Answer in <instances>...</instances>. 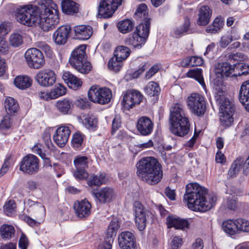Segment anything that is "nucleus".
Returning <instances> with one entry per match:
<instances>
[{"mask_svg": "<svg viewBox=\"0 0 249 249\" xmlns=\"http://www.w3.org/2000/svg\"><path fill=\"white\" fill-rule=\"evenodd\" d=\"M16 17L18 21L27 26L39 23L45 32L54 29L59 21L57 5L52 0H42L40 7L25 6L19 9Z\"/></svg>", "mask_w": 249, "mask_h": 249, "instance_id": "f257e3e1", "label": "nucleus"}, {"mask_svg": "<svg viewBox=\"0 0 249 249\" xmlns=\"http://www.w3.org/2000/svg\"><path fill=\"white\" fill-rule=\"evenodd\" d=\"M183 200L188 208L194 211L206 212L215 204L217 198L213 194H208L207 190L197 183H191L186 186Z\"/></svg>", "mask_w": 249, "mask_h": 249, "instance_id": "f03ea898", "label": "nucleus"}, {"mask_svg": "<svg viewBox=\"0 0 249 249\" xmlns=\"http://www.w3.org/2000/svg\"><path fill=\"white\" fill-rule=\"evenodd\" d=\"M138 176L150 185H156L163 177L161 164L153 157L143 158L137 164Z\"/></svg>", "mask_w": 249, "mask_h": 249, "instance_id": "7ed1b4c3", "label": "nucleus"}, {"mask_svg": "<svg viewBox=\"0 0 249 249\" xmlns=\"http://www.w3.org/2000/svg\"><path fill=\"white\" fill-rule=\"evenodd\" d=\"M169 121V129L173 134L178 137L188 134L190 124L182 105L176 104L170 108Z\"/></svg>", "mask_w": 249, "mask_h": 249, "instance_id": "20e7f679", "label": "nucleus"}, {"mask_svg": "<svg viewBox=\"0 0 249 249\" xmlns=\"http://www.w3.org/2000/svg\"><path fill=\"white\" fill-rule=\"evenodd\" d=\"M214 72L216 78L246 76L249 73V65L244 63H238L233 66L228 63H218L215 66Z\"/></svg>", "mask_w": 249, "mask_h": 249, "instance_id": "39448f33", "label": "nucleus"}, {"mask_svg": "<svg viewBox=\"0 0 249 249\" xmlns=\"http://www.w3.org/2000/svg\"><path fill=\"white\" fill-rule=\"evenodd\" d=\"M86 45H80L72 52L69 62L72 67L83 74L89 73L91 69L90 63L87 59Z\"/></svg>", "mask_w": 249, "mask_h": 249, "instance_id": "423d86ee", "label": "nucleus"}, {"mask_svg": "<svg viewBox=\"0 0 249 249\" xmlns=\"http://www.w3.org/2000/svg\"><path fill=\"white\" fill-rule=\"evenodd\" d=\"M111 90L108 88H100L97 85H93L88 92V99L92 102L100 105H105L110 102L112 98Z\"/></svg>", "mask_w": 249, "mask_h": 249, "instance_id": "0eeeda50", "label": "nucleus"}, {"mask_svg": "<svg viewBox=\"0 0 249 249\" xmlns=\"http://www.w3.org/2000/svg\"><path fill=\"white\" fill-rule=\"evenodd\" d=\"M133 209L136 226L139 231H142L145 230L147 221L152 217V214L139 201L134 202Z\"/></svg>", "mask_w": 249, "mask_h": 249, "instance_id": "6e6552de", "label": "nucleus"}, {"mask_svg": "<svg viewBox=\"0 0 249 249\" xmlns=\"http://www.w3.org/2000/svg\"><path fill=\"white\" fill-rule=\"evenodd\" d=\"M187 106L191 111L197 116L204 114L206 110L204 98L198 93H193L188 97Z\"/></svg>", "mask_w": 249, "mask_h": 249, "instance_id": "1a4fd4ad", "label": "nucleus"}, {"mask_svg": "<svg viewBox=\"0 0 249 249\" xmlns=\"http://www.w3.org/2000/svg\"><path fill=\"white\" fill-rule=\"evenodd\" d=\"M24 57L30 68L39 69L45 64L43 53L39 49L35 48L28 49L25 52Z\"/></svg>", "mask_w": 249, "mask_h": 249, "instance_id": "9d476101", "label": "nucleus"}, {"mask_svg": "<svg viewBox=\"0 0 249 249\" xmlns=\"http://www.w3.org/2000/svg\"><path fill=\"white\" fill-rule=\"evenodd\" d=\"M123 0H101L98 7V14L101 18H109L112 16Z\"/></svg>", "mask_w": 249, "mask_h": 249, "instance_id": "9b49d317", "label": "nucleus"}, {"mask_svg": "<svg viewBox=\"0 0 249 249\" xmlns=\"http://www.w3.org/2000/svg\"><path fill=\"white\" fill-rule=\"evenodd\" d=\"M39 169V160L33 154H28L24 157L20 163L19 170L28 175L37 173Z\"/></svg>", "mask_w": 249, "mask_h": 249, "instance_id": "f8f14e48", "label": "nucleus"}, {"mask_svg": "<svg viewBox=\"0 0 249 249\" xmlns=\"http://www.w3.org/2000/svg\"><path fill=\"white\" fill-rule=\"evenodd\" d=\"M75 170L73 173L74 177L79 180L85 179L88 177L86 169L88 167L89 160L86 156L77 155L73 160Z\"/></svg>", "mask_w": 249, "mask_h": 249, "instance_id": "ddd939ff", "label": "nucleus"}, {"mask_svg": "<svg viewBox=\"0 0 249 249\" xmlns=\"http://www.w3.org/2000/svg\"><path fill=\"white\" fill-rule=\"evenodd\" d=\"M144 99V96L138 90L130 89L126 91L123 97L122 105L126 109L133 108L136 105H139Z\"/></svg>", "mask_w": 249, "mask_h": 249, "instance_id": "4468645a", "label": "nucleus"}, {"mask_svg": "<svg viewBox=\"0 0 249 249\" xmlns=\"http://www.w3.org/2000/svg\"><path fill=\"white\" fill-rule=\"evenodd\" d=\"M118 243L122 249H135L136 247L134 234L128 231L122 232L119 235Z\"/></svg>", "mask_w": 249, "mask_h": 249, "instance_id": "2eb2a0df", "label": "nucleus"}, {"mask_svg": "<svg viewBox=\"0 0 249 249\" xmlns=\"http://www.w3.org/2000/svg\"><path fill=\"white\" fill-rule=\"evenodd\" d=\"M71 130L69 127L61 126L58 127L53 135V138L54 142L59 147H63L68 142Z\"/></svg>", "mask_w": 249, "mask_h": 249, "instance_id": "dca6fc26", "label": "nucleus"}, {"mask_svg": "<svg viewBox=\"0 0 249 249\" xmlns=\"http://www.w3.org/2000/svg\"><path fill=\"white\" fill-rule=\"evenodd\" d=\"M136 127L142 135L148 136L153 131L154 124L149 118L142 116L138 119Z\"/></svg>", "mask_w": 249, "mask_h": 249, "instance_id": "f3484780", "label": "nucleus"}, {"mask_svg": "<svg viewBox=\"0 0 249 249\" xmlns=\"http://www.w3.org/2000/svg\"><path fill=\"white\" fill-rule=\"evenodd\" d=\"M91 205L87 199L77 201L74 203L73 208L76 215L80 218H86L91 213Z\"/></svg>", "mask_w": 249, "mask_h": 249, "instance_id": "a211bd4d", "label": "nucleus"}, {"mask_svg": "<svg viewBox=\"0 0 249 249\" xmlns=\"http://www.w3.org/2000/svg\"><path fill=\"white\" fill-rule=\"evenodd\" d=\"M215 100L219 106V113L233 114L235 109V106L226 96L217 95Z\"/></svg>", "mask_w": 249, "mask_h": 249, "instance_id": "6ab92c4d", "label": "nucleus"}, {"mask_svg": "<svg viewBox=\"0 0 249 249\" xmlns=\"http://www.w3.org/2000/svg\"><path fill=\"white\" fill-rule=\"evenodd\" d=\"M71 31V27L69 25L59 27L53 34V38L55 43L58 45L65 44L67 42L69 35Z\"/></svg>", "mask_w": 249, "mask_h": 249, "instance_id": "aec40b11", "label": "nucleus"}, {"mask_svg": "<svg viewBox=\"0 0 249 249\" xmlns=\"http://www.w3.org/2000/svg\"><path fill=\"white\" fill-rule=\"evenodd\" d=\"M168 228H175L176 229L185 230L189 227V222L186 219L181 218L176 215H170L166 218Z\"/></svg>", "mask_w": 249, "mask_h": 249, "instance_id": "412c9836", "label": "nucleus"}, {"mask_svg": "<svg viewBox=\"0 0 249 249\" xmlns=\"http://www.w3.org/2000/svg\"><path fill=\"white\" fill-rule=\"evenodd\" d=\"M73 38L81 40L89 39L93 33L92 28L89 25H80L74 27Z\"/></svg>", "mask_w": 249, "mask_h": 249, "instance_id": "4be33fe9", "label": "nucleus"}, {"mask_svg": "<svg viewBox=\"0 0 249 249\" xmlns=\"http://www.w3.org/2000/svg\"><path fill=\"white\" fill-rule=\"evenodd\" d=\"M212 15V10L208 6L203 5L198 10L197 24L200 26L207 25Z\"/></svg>", "mask_w": 249, "mask_h": 249, "instance_id": "5701e85b", "label": "nucleus"}, {"mask_svg": "<svg viewBox=\"0 0 249 249\" xmlns=\"http://www.w3.org/2000/svg\"><path fill=\"white\" fill-rule=\"evenodd\" d=\"M238 97L240 103L249 112V80L243 82L242 84Z\"/></svg>", "mask_w": 249, "mask_h": 249, "instance_id": "b1692460", "label": "nucleus"}, {"mask_svg": "<svg viewBox=\"0 0 249 249\" xmlns=\"http://www.w3.org/2000/svg\"><path fill=\"white\" fill-rule=\"evenodd\" d=\"M93 195L100 203H106L110 201L114 195V192L110 188L104 187L97 192H93Z\"/></svg>", "mask_w": 249, "mask_h": 249, "instance_id": "393cba45", "label": "nucleus"}, {"mask_svg": "<svg viewBox=\"0 0 249 249\" xmlns=\"http://www.w3.org/2000/svg\"><path fill=\"white\" fill-rule=\"evenodd\" d=\"M145 39L142 38L139 35L135 32L125 38V44L133 48L140 49L146 42Z\"/></svg>", "mask_w": 249, "mask_h": 249, "instance_id": "a878e982", "label": "nucleus"}, {"mask_svg": "<svg viewBox=\"0 0 249 249\" xmlns=\"http://www.w3.org/2000/svg\"><path fill=\"white\" fill-rule=\"evenodd\" d=\"M119 227V222L117 219H113L111 221L105 238V243L110 244L112 245Z\"/></svg>", "mask_w": 249, "mask_h": 249, "instance_id": "bb28decb", "label": "nucleus"}, {"mask_svg": "<svg viewBox=\"0 0 249 249\" xmlns=\"http://www.w3.org/2000/svg\"><path fill=\"white\" fill-rule=\"evenodd\" d=\"M2 34H7L5 24L0 23V55H5L10 52V45L3 37Z\"/></svg>", "mask_w": 249, "mask_h": 249, "instance_id": "cd10ccee", "label": "nucleus"}, {"mask_svg": "<svg viewBox=\"0 0 249 249\" xmlns=\"http://www.w3.org/2000/svg\"><path fill=\"white\" fill-rule=\"evenodd\" d=\"M57 110L63 115L69 114L73 106L72 101L68 98L58 100L55 105Z\"/></svg>", "mask_w": 249, "mask_h": 249, "instance_id": "c85d7f7f", "label": "nucleus"}, {"mask_svg": "<svg viewBox=\"0 0 249 249\" xmlns=\"http://www.w3.org/2000/svg\"><path fill=\"white\" fill-rule=\"evenodd\" d=\"M222 228L226 233L231 235L238 233L239 226L237 225V219H229L224 221L222 223Z\"/></svg>", "mask_w": 249, "mask_h": 249, "instance_id": "c756f323", "label": "nucleus"}, {"mask_svg": "<svg viewBox=\"0 0 249 249\" xmlns=\"http://www.w3.org/2000/svg\"><path fill=\"white\" fill-rule=\"evenodd\" d=\"M150 27V20H147L140 23L136 28L135 33L142 36V38L146 41L149 34Z\"/></svg>", "mask_w": 249, "mask_h": 249, "instance_id": "7c9ffc66", "label": "nucleus"}, {"mask_svg": "<svg viewBox=\"0 0 249 249\" xmlns=\"http://www.w3.org/2000/svg\"><path fill=\"white\" fill-rule=\"evenodd\" d=\"M62 10L63 13L71 15L78 12V4L71 0H64L61 3Z\"/></svg>", "mask_w": 249, "mask_h": 249, "instance_id": "2f4dec72", "label": "nucleus"}, {"mask_svg": "<svg viewBox=\"0 0 249 249\" xmlns=\"http://www.w3.org/2000/svg\"><path fill=\"white\" fill-rule=\"evenodd\" d=\"M190 21L188 18L184 19V23L182 25L177 27L174 31V34L176 37H180L185 34L191 33L190 28Z\"/></svg>", "mask_w": 249, "mask_h": 249, "instance_id": "473e14b6", "label": "nucleus"}, {"mask_svg": "<svg viewBox=\"0 0 249 249\" xmlns=\"http://www.w3.org/2000/svg\"><path fill=\"white\" fill-rule=\"evenodd\" d=\"M15 230L11 225L3 224L0 227V235L1 238L7 240L15 236Z\"/></svg>", "mask_w": 249, "mask_h": 249, "instance_id": "72a5a7b5", "label": "nucleus"}, {"mask_svg": "<svg viewBox=\"0 0 249 249\" xmlns=\"http://www.w3.org/2000/svg\"><path fill=\"white\" fill-rule=\"evenodd\" d=\"M224 25V20L220 17H216L213 23L208 26L206 29L207 33L216 34L218 33Z\"/></svg>", "mask_w": 249, "mask_h": 249, "instance_id": "f704fd0d", "label": "nucleus"}, {"mask_svg": "<svg viewBox=\"0 0 249 249\" xmlns=\"http://www.w3.org/2000/svg\"><path fill=\"white\" fill-rule=\"evenodd\" d=\"M5 110L8 114L12 115L18 111L19 107L17 102L12 97L6 98L4 103Z\"/></svg>", "mask_w": 249, "mask_h": 249, "instance_id": "c9c22d12", "label": "nucleus"}, {"mask_svg": "<svg viewBox=\"0 0 249 249\" xmlns=\"http://www.w3.org/2000/svg\"><path fill=\"white\" fill-rule=\"evenodd\" d=\"M144 91L150 97H158L160 93V89L157 83L150 82L144 87Z\"/></svg>", "mask_w": 249, "mask_h": 249, "instance_id": "e433bc0d", "label": "nucleus"}, {"mask_svg": "<svg viewBox=\"0 0 249 249\" xmlns=\"http://www.w3.org/2000/svg\"><path fill=\"white\" fill-rule=\"evenodd\" d=\"M88 184L91 187L100 186L106 182V174L101 173L99 175H92L88 180Z\"/></svg>", "mask_w": 249, "mask_h": 249, "instance_id": "4c0bfd02", "label": "nucleus"}, {"mask_svg": "<svg viewBox=\"0 0 249 249\" xmlns=\"http://www.w3.org/2000/svg\"><path fill=\"white\" fill-rule=\"evenodd\" d=\"M147 8L145 4L142 3L140 4L134 14V18L138 20L140 19L141 21L150 20V18L148 17Z\"/></svg>", "mask_w": 249, "mask_h": 249, "instance_id": "58836bf2", "label": "nucleus"}, {"mask_svg": "<svg viewBox=\"0 0 249 249\" xmlns=\"http://www.w3.org/2000/svg\"><path fill=\"white\" fill-rule=\"evenodd\" d=\"M130 50L126 46H120L117 47L114 52V56L121 60H125L130 55Z\"/></svg>", "mask_w": 249, "mask_h": 249, "instance_id": "ea45409f", "label": "nucleus"}, {"mask_svg": "<svg viewBox=\"0 0 249 249\" xmlns=\"http://www.w3.org/2000/svg\"><path fill=\"white\" fill-rule=\"evenodd\" d=\"M213 84L214 89L216 91L214 99H216V96L217 95L225 96V86L224 85L223 79H213Z\"/></svg>", "mask_w": 249, "mask_h": 249, "instance_id": "a19ab883", "label": "nucleus"}, {"mask_svg": "<svg viewBox=\"0 0 249 249\" xmlns=\"http://www.w3.org/2000/svg\"><path fill=\"white\" fill-rule=\"evenodd\" d=\"M243 160H241V158L238 157L234 160L228 172V175L230 178L235 177L241 169V164Z\"/></svg>", "mask_w": 249, "mask_h": 249, "instance_id": "79ce46f5", "label": "nucleus"}, {"mask_svg": "<svg viewBox=\"0 0 249 249\" xmlns=\"http://www.w3.org/2000/svg\"><path fill=\"white\" fill-rule=\"evenodd\" d=\"M133 22L129 19L121 21L118 23V28L120 32L123 34L131 31L134 27Z\"/></svg>", "mask_w": 249, "mask_h": 249, "instance_id": "37998d69", "label": "nucleus"}, {"mask_svg": "<svg viewBox=\"0 0 249 249\" xmlns=\"http://www.w3.org/2000/svg\"><path fill=\"white\" fill-rule=\"evenodd\" d=\"M9 45L16 48L21 46L23 42V37L21 35L18 33L12 34L9 38Z\"/></svg>", "mask_w": 249, "mask_h": 249, "instance_id": "c03bdc74", "label": "nucleus"}, {"mask_svg": "<svg viewBox=\"0 0 249 249\" xmlns=\"http://www.w3.org/2000/svg\"><path fill=\"white\" fill-rule=\"evenodd\" d=\"M83 124L90 130H95L97 125V120L93 116H87L83 121Z\"/></svg>", "mask_w": 249, "mask_h": 249, "instance_id": "a18cd8bd", "label": "nucleus"}, {"mask_svg": "<svg viewBox=\"0 0 249 249\" xmlns=\"http://www.w3.org/2000/svg\"><path fill=\"white\" fill-rule=\"evenodd\" d=\"M116 58L117 57L114 56L109 60L108 63L109 69L116 72L119 71L122 68L123 61Z\"/></svg>", "mask_w": 249, "mask_h": 249, "instance_id": "49530a36", "label": "nucleus"}, {"mask_svg": "<svg viewBox=\"0 0 249 249\" xmlns=\"http://www.w3.org/2000/svg\"><path fill=\"white\" fill-rule=\"evenodd\" d=\"M224 205L228 210H235L237 208V196L235 195L227 196L224 202Z\"/></svg>", "mask_w": 249, "mask_h": 249, "instance_id": "de8ad7c7", "label": "nucleus"}, {"mask_svg": "<svg viewBox=\"0 0 249 249\" xmlns=\"http://www.w3.org/2000/svg\"><path fill=\"white\" fill-rule=\"evenodd\" d=\"M14 83L20 89H25L32 84V79H14Z\"/></svg>", "mask_w": 249, "mask_h": 249, "instance_id": "09e8293b", "label": "nucleus"}, {"mask_svg": "<svg viewBox=\"0 0 249 249\" xmlns=\"http://www.w3.org/2000/svg\"><path fill=\"white\" fill-rule=\"evenodd\" d=\"M66 92V88L61 84H58V85L50 91L51 96H52V99H55L65 95Z\"/></svg>", "mask_w": 249, "mask_h": 249, "instance_id": "8fccbe9b", "label": "nucleus"}, {"mask_svg": "<svg viewBox=\"0 0 249 249\" xmlns=\"http://www.w3.org/2000/svg\"><path fill=\"white\" fill-rule=\"evenodd\" d=\"M36 47H37L41 52H44L47 57L52 58L53 56V52L51 47L48 45L46 42H38L36 43Z\"/></svg>", "mask_w": 249, "mask_h": 249, "instance_id": "3c124183", "label": "nucleus"}, {"mask_svg": "<svg viewBox=\"0 0 249 249\" xmlns=\"http://www.w3.org/2000/svg\"><path fill=\"white\" fill-rule=\"evenodd\" d=\"M233 114L219 113L220 122L221 125L224 127L230 126L232 124L233 119Z\"/></svg>", "mask_w": 249, "mask_h": 249, "instance_id": "603ef678", "label": "nucleus"}, {"mask_svg": "<svg viewBox=\"0 0 249 249\" xmlns=\"http://www.w3.org/2000/svg\"><path fill=\"white\" fill-rule=\"evenodd\" d=\"M84 135L80 132H77L72 136V144L73 147L79 148L82 146Z\"/></svg>", "mask_w": 249, "mask_h": 249, "instance_id": "864d4df0", "label": "nucleus"}, {"mask_svg": "<svg viewBox=\"0 0 249 249\" xmlns=\"http://www.w3.org/2000/svg\"><path fill=\"white\" fill-rule=\"evenodd\" d=\"M68 86L73 90H77L80 88L83 84L81 79H63Z\"/></svg>", "mask_w": 249, "mask_h": 249, "instance_id": "5fc2aeb1", "label": "nucleus"}, {"mask_svg": "<svg viewBox=\"0 0 249 249\" xmlns=\"http://www.w3.org/2000/svg\"><path fill=\"white\" fill-rule=\"evenodd\" d=\"M226 59L231 61H242L246 59V56L241 53H230L225 55Z\"/></svg>", "mask_w": 249, "mask_h": 249, "instance_id": "6e6d98bb", "label": "nucleus"}, {"mask_svg": "<svg viewBox=\"0 0 249 249\" xmlns=\"http://www.w3.org/2000/svg\"><path fill=\"white\" fill-rule=\"evenodd\" d=\"M56 75L54 71L50 69H44L37 74V78H55Z\"/></svg>", "mask_w": 249, "mask_h": 249, "instance_id": "4d7b16f0", "label": "nucleus"}, {"mask_svg": "<svg viewBox=\"0 0 249 249\" xmlns=\"http://www.w3.org/2000/svg\"><path fill=\"white\" fill-rule=\"evenodd\" d=\"M16 204L13 200H9L3 206L4 213L8 216L10 215L15 210Z\"/></svg>", "mask_w": 249, "mask_h": 249, "instance_id": "13d9d810", "label": "nucleus"}, {"mask_svg": "<svg viewBox=\"0 0 249 249\" xmlns=\"http://www.w3.org/2000/svg\"><path fill=\"white\" fill-rule=\"evenodd\" d=\"M237 225L239 226V231L249 232V221L243 218H238Z\"/></svg>", "mask_w": 249, "mask_h": 249, "instance_id": "bf43d9fd", "label": "nucleus"}, {"mask_svg": "<svg viewBox=\"0 0 249 249\" xmlns=\"http://www.w3.org/2000/svg\"><path fill=\"white\" fill-rule=\"evenodd\" d=\"M75 104L77 107L82 109L89 107V103L86 97L76 99L75 101Z\"/></svg>", "mask_w": 249, "mask_h": 249, "instance_id": "052dcab7", "label": "nucleus"}, {"mask_svg": "<svg viewBox=\"0 0 249 249\" xmlns=\"http://www.w3.org/2000/svg\"><path fill=\"white\" fill-rule=\"evenodd\" d=\"M188 76L190 78H203L202 70L200 68H195L189 71Z\"/></svg>", "mask_w": 249, "mask_h": 249, "instance_id": "680f3d73", "label": "nucleus"}, {"mask_svg": "<svg viewBox=\"0 0 249 249\" xmlns=\"http://www.w3.org/2000/svg\"><path fill=\"white\" fill-rule=\"evenodd\" d=\"M161 69V66L159 64L154 65L146 73L145 78H151L157 73Z\"/></svg>", "mask_w": 249, "mask_h": 249, "instance_id": "e2e57ef3", "label": "nucleus"}, {"mask_svg": "<svg viewBox=\"0 0 249 249\" xmlns=\"http://www.w3.org/2000/svg\"><path fill=\"white\" fill-rule=\"evenodd\" d=\"M11 125L10 116L6 115L1 120L0 123V128L2 129H8Z\"/></svg>", "mask_w": 249, "mask_h": 249, "instance_id": "0e129e2a", "label": "nucleus"}, {"mask_svg": "<svg viewBox=\"0 0 249 249\" xmlns=\"http://www.w3.org/2000/svg\"><path fill=\"white\" fill-rule=\"evenodd\" d=\"M56 79H36L37 83L43 87L52 86L55 82Z\"/></svg>", "mask_w": 249, "mask_h": 249, "instance_id": "69168bd1", "label": "nucleus"}, {"mask_svg": "<svg viewBox=\"0 0 249 249\" xmlns=\"http://www.w3.org/2000/svg\"><path fill=\"white\" fill-rule=\"evenodd\" d=\"M182 244V239L179 236H175L171 243L170 249H178Z\"/></svg>", "mask_w": 249, "mask_h": 249, "instance_id": "338daca9", "label": "nucleus"}, {"mask_svg": "<svg viewBox=\"0 0 249 249\" xmlns=\"http://www.w3.org/2000/svg\"><path fill=\"white\" fill-rule=\"evenodd\" d=\"M38 155L44 160V164L46 166H52L51 161L50 160V155L48 153H46L45 151H43L42 149L40 152H39Z\"/></svg>", "mask_w": 249, "mask_h": 249, "instance_id": "774afa93", "label": "nucleus"}]
</instances>
